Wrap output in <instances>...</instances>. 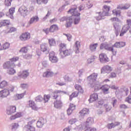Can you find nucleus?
<instances>
[{
  "mask_svg": "<svg viewBox=\"0 0 131 131\" xmlns=\"http://www.w3.org/2000/svg\"><path fill=\"white\" fill-rule=\"evenodd\" d=\"M77 6L73 5L71 9L68 11V14H71L72 16H74L75 17H79L80 13L77 11Z\"/></svg>",
  "mask_w": 131,
  "mask_h": 131,
  "instance_id": "obj_1",
  "label": "nucleus"
},
{
  "mask_svg": "<svg viewBox=\"0 0 131 131\" xmlns=\"http://www.w3.org/2000/svg\"><path fill=\"white\" fill-rule=\"evenodd\" d=\"M35 119H32L29 121L28 124L25 126V128L27 130L34 131L35 130V127H34V123H35Z\"/></svg>",
  "mask_w": 131,
  "mask_h": 131,
  "instance_id": "obj_2",
  "label": "nucleus"
},
{
  "mask_svg": "<svg viewBox=\"0 0 131 131\" xmlns=\"http://www.w3.org/2000/svg\"><path fill=\"white\" fill-rule=\"evenodd\" d=\"M31 37V35L30 33L26 32L21 34L19 36V39L21 41H26V40H28V39H30Z\"/></svg>",
  "mask_w": 131,
  "mask_h": 131,
  "instance_id": "obj_3",
  "label": "nucleus"
},
{
  "mask_svg": "<svg viewBox=\"0 0 131 131\" xmlns=\"http://www.w3.org/2000/svg\"><path fill=\"white\" fill-rule=\"evenodd\" d=\"M17 110V107L15 105H10L6 108V114L7 115H12L15 113Z\"/></svg>",
  "mask_w": 131,
  "mask_h": 131,
  "instance_id": "obj_4",
  "label": "nucleus"
},
{
  "mask_svg": "<svg viewBox=\"0 0 131 131\" xmlns=\"http://www.w3.org/2000/svg\"><path fill=\"white\" fill-rule=\"evenodd\" d=\"M49 60L52 63H57L58 62V57L55 55V52H51L49 54Z\"/></svg>",
  "mask_w": 131,
  "mask_h": 131,
  "instance_id": "obj_5",
  "label": "nucleus"
},
{
  "mask_svg": "<svg viewBox=\"0 0 131 131\" xmlns=\"http://www.w3.org/2000/svg\"><path fill=\"white\" fill-rule=\"evenodd\" d=\"M18 12L23 16H27V15H28V10L27 8L24 6H22L19 8Z\"/></svg>",
  "mask_w": 131,
  "mask_h": 131,
  "instance_id": "obj_6",
  "label": "nucleus"
},
{
  "mask_svg": "<svg viewBox=\"0 0 131 131\" xmlns=\"http://www.w3.org/2000/svg\"><path fill=\"white\" fill-rule=\"evenodd\" d=\"M71 54V49H69L60 51L59 55L61 58H65L67 56H70Z\"/></svg>",
  "mask_w": 131,
  "mask_h": 131,
  "instance_id": "obj_7",
  "label": "nucleus"
},
{
  "mask_svg": "<svg viewBox=\"0 0 131 131\" xmlns=\"http://www.w3.org/2000/svg\"><path fill=\"white\" fill-rule=\"evenodd\" d=\"M38 21H39V17H38V16H33L30 18V20L28 23V26H30L31 24H33V23H36V22H38Z\"/></svg>",
  "mask_w": 131,
  "mask_h": 131,
  "instance_id": "obj_8",
  "label": "nucleus"
},
{
  "mask_svg": "<svg viewBox=\"0 0 131 131\" xmlns=\"http://www.w3.org/2000/svg\"><path fill=\"white\" fill-rule=\"evenodd\" d=\"M99 59L100 62H108L109 61V58L107 56V54L104 53L99 54Z\"/></svg>",
  "mask_w": 131,
  "mask_h": 131,
  "instance_id": "obj_9",
  "label": "nucleus"
},
{
  "mask_svg": "<svg viewBox=\"0 0 131 131\" xmlns=\"http://www.w3.org/2000/svg\"><path fill=\"white\" fill-rule=\"evenodd\" d=\"M10 95V91L7 89L0 91V98H7Z\"/></svg>",
  "mask_w": 131,
  "mask_h": 131,
  "instance_id": "obj_10",
  "label": "nucleus"
},
{
  "mask_svg": "<svg viewBox=\"0 0 131 131\" xmlns=\"http://www.w3.org/2000/svg\"><path fill=\"white\" fill-rule=\"evenodd\" d=\"M113 69L112 67L109 66H104L102 69H101V73H110L111 71H112Z\"/></svg>",
  "mask_w": 131,
  "mask_h": 131,
  "instance_id": "obj_11",
  "label": "nucleus"
},
{
  "mask_svg": "<svg viewBox=\"0 0 131 131\" xmlns=\"http://www.w3.org/2000/svg\"><path fill=\"white\" fill-rule=\"evenodd\" d=\"M3 67L4 69H9L10 67H16V64L9 61L5 62L3 64Z\"/></svg>",
  "mask_w": 131,
  "mask_h": 131,
  "instance_id": "obj_12",
  "label": "nucleus"
},
{
  "mask_svg": "<svg viewBox=\"0 0 131 131\" xmlns=\"http://www.w3.org/2000/svg\"><path fill=\"white\" fill-rule=\"evenodd\" d=\"M18 76L21 78H27L29 76V72L27 70H25L22 72L18 73Z\"/></svg>",
  "mask_w": 131,
  "mask_h": 131,
  "instance_id": "obj_13",
  "label": "nucleus"
},
{
  "mask_svg": "<svg viewBox=\"0 0 131 131\" xmlns=\"http://www.w3.org/2000/svg\"><path fill=\"white\" fill-rule=\"evenodd\" d=\"M97 77L98 74L94 73L88 77V79L90 82H95L97 81Z\"/></svg>",
  "mask_w": 131,
  "mask_h": 131,
  "instance_id": "obj_14",
  "label": "nucleus"
},
{
  "mask_svg": "<svg viewBox=\"0 0 131 131\" xmlns=\"http://www.w3.org/2000/svg\"><path fill=\"white\" fill-rule=\"evenodd\" d=\"M76 108V105L73 103H70L69 107L67 110V113L68 115H71L72 114V113Z\"/></svg>",
  "mask_w": 131,
  "mask_h": 131,
  "instance_id": "obj_15",
  "label": "nucleus"
},
{
  "mask_svg": "<svg viewBox=\"0 0 131 131\" xmlns=\"http://www.w3.org/2000/svg\"><path fill=\"white\" fill-rule=\"evenodd\" d=\"M111 9V8L110 7V6L104 5L102 8V10H103L102 13H103V16H108V15H109V12L110 11Z\"/></svg>",
  "mask_w": 131,
  "mask_h": 131,
  "instance_id": "obj_16",
  "label": "nucleus"
},
{
  "mask_svg": "<svg viewBox=\"0 0 131 131\" xmlns=\"http://www.w3.org/2000/svg\"><path fill=\"white\" fill-rule=\"evenodd\" d=\"M54 72H53L51 70L48 69L46 72L43 73V77H52L54 75Z\"/></svg>",
  "mask_w": 131,
  "mask_h": 131,
  "instance_id": "obj_17",
  "label": "nucleus"
},
{
  "mask_svg": "<svg viewBox=\"0 0 131 131\" xmlns=\"http://www.w3.org/2000/svg\"><path fill=\"white\" fill-rule=\"evenodd\" d=\"M54 105L55 108L59 109L60 108H62V106H63V102H62L61 99L59 100L57 99L54 102Z\"/></svg>",
  "mask_w": 131,
  "mask_h": 131,
  "instance_id": "obj_18",
  "label": "nucleus"
},
{
  "mask_svg": "<svg viewBox=\"0 0 131 131\" xmlns=\"http://www.w3.org/2000/svg\"><path fill=\"white\" fill-rule=\"evenodd\" d=\"M113 25L115 30V33L116 36H118L119 35V31H118V29H120L121 26L117 23H113Z\"/></svg>",
  "mask_w": 131,
  "mask_h": 131,
  "instance_id": "obj_19",
  "label": "nucleus"
},
{
  "mask_svg": "<svg viewBox=\"0 0 131 131\" xmlns=\"http://www.w3.org/2000/svg\"><path fill=\"white\" fill-rule=\"evenodd\" d=\"M100 90H102L103 94H109V90H110V86L107 84L103 85L100 88Z\"/></svg>",
  "mask_w": 131,
  "mask_h": 131,
  "instance_id": "obj_20",
  "label": "nucleus"
},
{
  "mask_svg": "<svg viewBox=\"0 0 131 131\" xmlns=\"http://www.w3.org/2000/svg\"><path fill=\"white\" fill-rule=\"evenodd\" d=\"M99 99V96L97 93H94L90 96V98L89 100L90 103H93L95 101H97Z\"/></svg>",
  "mask_w": 131,
  "mask_h": 131,
  "instance_id": "obj_21",
  "label": "nucleus"
},
{
  "mask_svg": "<svg viewBox=\"0 0 131 131\" xmlns=\"http://www.w3.org/2000/svg\"><path fill=\"white\" fill-rule=\"evenodd\" d=\"M119 125H120V122H115V123L107 124V128H108V129H111L112 128H114V127H116V126H118Z\"/></svg>",
  "mask_w": 131,
  "mask_h": 131,
  "instance_id": "obj_22",
  "label": "nucleus"
},
{
  "mask_svg": "<svg viewBox=\"0 0 131 131\" xmlns=\"http://www.w3.org/2000/svg\"><path fill=\"white\" fill-rule=\"evenodd\" d=\"M79 114L80 116L83 117L84 116L90 114V110L86 108H84L79 112Z\"/></svg>",
  "mask_w": 131,
  "mask_h": 131,
  "instance_id": "obj_23",
  "label": "nucleus"
},
{
  "mask_svg": "<svg viewBox=\"0 0 131 131\" xmlns=\"http://www.w3.org/2000/svg\"><path fill=\"white\" fill-rule=\"evenodd\" d=\"M49 28L50 32L51 33H54V32H56V31H58V30H59V26L56 24L51 25Z\"/></svg>",
  "mask_w": 131,
  "mask_h": 131,
  "instance_id": "obj_24",
  "label": "nucleus"
},
{
  "mask_svg": "<svg viewBox=\"0 0 131 131\" xmlns=\"http://www.w3.org/2000/svg\"><path fill=\"white\" fill-rule=\"evenodd\" d=\"M129 27L128 26H126L125 25L122 28L121 30V32L120 34V36H123L125 33H126L127 31H128V29H129Z\"/></svg>",
  "mask_w": 131,
  "mask_h": 131,
  "instance_id": "obj_25",
  "label": "nucleus"
},
{
  "mask_svg": "<svg viewBox=\"0 0 131 131\" xmlns=\"http://www.w3.org/2000/svg\"><path fill=\"white\" fill-rule=\"evenodd\" d=\"M72 22H73V18H72V16H70L68 20L66 21V23L65 24L66 28H69V27H71L72 25Z\"/></svg>",
  "mask_w": 131,
  "mask_h": 131,
  "instance_id": "obj_26",
  "label": "nucleus"
},
{
  "mask_svg": "<svg viewBox=\"0 0 131 131\" xmlns=\"http://www.w3.org/2000/svg\"><path fill=\"white\" fill-rule=\"evenodd\" d=\"M125 42H122V41L116 42L114 45V47H115V48H123V47H125Z\"/></svg>",
  "mask_w": 131,
  "mask_h": 131,
  "instance_id": "obj_27",
  "label": "nucleus"
},
{
  "mask_svg": "<svg viewBox=\"0 0 131 131\" xmlns=\"http://www.w3.org/2000/svg\"><path fill=\"white\" fill-rule=\"evenodd\" d=\"M43 124H45V119L42 118H40L37 122V126L40 128V127L43 126Z\"/></svg>",
  "mask_w": 131,
  "mask_h": 131,
  "instance_id": "obj_28",
  "label": "nucleus"
},
{
  "mask_svg": "<svg viewBox=\"0 0 131 131\" xmlns=\"http://www.w3.org/2000/svg\"><path fill=\"white\" fill-rule=\"evenodd\" d=\"M11 24V23L10 22V20L8 19H5L1 21L0 22V27H4V26H8V25H10Z\"/></svg>",
  "mask_w": 131,
  "mask_h": 131,
  "instance_id": "obj_29",
  "label": "nucleus"
},
{
  "mask_svg": "<svg viewBox=\"0 0 131 131\" xmlns=\"http://www.w3.org/2000/svg\"><path fill=\"white\" fill-rule=\"evenodd\" d=\"M22 116V114L20 112H17L15 115H12L10 117V120H14L17 118H20Z\"/></svg>",
  "mask_w": 131,
  "mask_h": 131,
  "instance_id": "obj_30",
  "label": "nucleus"
},
{
  "mask_svg": "<svg viewBox=\"0 0 131 131\" xmlns=\"http://www.w3.org/2000/svg\"><path fill=\"white\" fill-rule=\"evenodd\" d=\"M129 7H130V5H129V4H126L124 5H119L117 7V9H119L120 10H127L128 9H129Z\"/></svg>",
  "mask_w": 131,
  "mask_h": 131,
  "instance_id": "obj_31",
  "label": "nucleus"
},
{
  "mask_svg": "<svg viewBox=\"0 0 131 131\" xmlns=\"http://www.w3.org/2000/svg\"><path fill=\"white\" fill-rule=\"evenodd\" d=\"M80 48V42L77 41L75 43V52L76 54L79 53V48Z\"/></svg>",
  "mask_w": 131,
  "mask_h": 131,
  "instance_id": "obj_32",
  "label": "nucleus"
},
{
  "mask_svg": "<svg viewBox=\"0 0 131 131\" xmlns=\"http://www.w3.org/2000/svg\"><path fill=\"white\" fill-rule=\"evenodd\" d=\"M48 42L50 47H55L57 45L56 40L54 38H51L48 39Z\"/></svg>",
  "mask_w": 131,
  "mask_h": 131,
  "instance_id": "obj_33",
  "label": "nucleus"
},
{
  "mask_svg": "<svg viewBox=\"0 0 131 131\" xmlns=\"http://www.w3.org/2000/svg\"><path fill=\"white\" fill-rule=\"evenodd\" d=\"M25 96V93L21 94H17L14 96L15 100H21Z\"/></svg>",
  "mask_w": 131,
  "mask_h": 131,
  "instance_id": "obj_34",
  "label": "nucleus"
},
{
  "mask_svg": "<svg viewBox=\"0 0 131 131\" xmlns=\"http://www.w3.org/2000/svg\"><path fill=\"white\" fill-rule=\"evenodd\" d=\"M16 67H12L8 69V73L10 75H13L16 73V70L14 69Z\"/></svg>",
  "mask_w": 131,
  "mask_h": 131,
  "instance_id": "obj_35",
  "label": "nucleus"
},
{
  "mask_svg": "<svg viewBox=\"0 0 131 131\" xmlns=\"http://www.w3.org/2000/svg\"><path fill=\"white\" fill-rule=\"evenodd\" d=\"M40 48H41V51L42 52H47V51H48V49H49L48 44L47 43L41 44L40 46Z\"/></svg>",
  "mask_w": 131,
  "mask_h": 131,
  "instance_id": "obj_36",
  "label": "nucleus"
},
{
  "mask_svg": "<svg viewBox=\"0 0 131 131\" xmlns=\"http://www.w3.org/2000/svg\"><path fill=\"white\" fill-rule=\"evenodd\" d=\"M9 48H10V43L6 42L4 43L2 46H1V49H0V50L3 51L4 50H7L9 49Z\"/></svg>",
  "mask_w": 131,
  "mask_h": 131,
  "instance_id": "obj_37",
  "label": "nucleus"
},
{
  "mask_svg": "<svg viewBox=\"0 0 131 131\" xmlns=\"http://www.w3.org/2000/svg\"><path fill=\"white\" fill-rule=\"evenodd\" d=\"M94 122V118L92 117H89L85 122V125H90V124H93Z\"/></svg>",
  "mask_w": 131,
  "mask_h": 131,
  "instance_id": "obj_38",
  "label": "nucleus"
},
{
  "mask_svg": "<svg viewBox=\"0 0 131 131\" xmlns=\"http://www.w3.org/2000/svg\"><path fill=\"white\" fill-rule=\"evenodd\" d=\"M17 29L15 27H10L9 30H5V33H12L13 32H16Z\"/></svg>",
  "mask_w": 131,
  "mask_h": 131,
  "instance_id": "obj_39",
  "label": "nucleus"
},
{
  "mask_svg": "<svg viewBox=\"0 0 131 131\" xmlns=\"http://www.w3.org/2000/svg\"><path fill=\"white\" fill-rule=\"evenodd\" d=\"M29 103V105L30 107H31V108H32L34 110H36L37 109V107H36V105L34 103V101L30 100Z\"/></svg>",
  "mask_w": 131,
  "mask_h": 131,
  "instance_id": "obj_40",
  "label": "nucleus"
},
{
  "mask_svg": "<svg viewBox=\"0 0 131 131\" xmlns=\"http://www.w3.org/2000/svg\"><path fill=\"white\" fill-rule=\"evenodd\" d=\"M8 85H9V83L6 80H3L0 83V89H4L6 86H8Z\"/></svg>",
  "mask_w": 131,
  "mask_h": 131,
  "instance_id": "obj_41",
  "label": "nucleus"
},
{
  "mask_svg": "<svg viewBox=\"0 0 131 131\" xmlns=\"http://www.w3.org/2000/svg\"><path fill=\"white\" fill-rule=\"evenodd\" d=\"M51 99V95L49 94H45L43 96V100L44 101V103H48L49 101H50V99Z\"/></svg>",
  "mask_w": 131,
  "mask_h": 131,
  "instance_id": "obj_42",
  "label": "nucleus"
},
{
  "mask_svg": "<svg viewBox=\"0 0 131 131\" xmlns=\"http://www.w3.org/2000/svg\"><path fill=\"white\" fill-rule=\"evenodd\" d=\"M98 16L96 17V20L98 21H100V20H102L103 19V17H105V15H103V12H97Z\"/></svg>",
  "mask_w": 131,
  "mask_h": 131,
  "instance_id": "obj_43",
  "label": "nucleus"
},
{
  "mask_svg": "<svg viewBox=\"0 0 131 131\" xmlns=\"http://www.w3.org/2000/svg\"><path fill=\"white\" fill-rule=\"evenodd\" d=\"M75 88L77 91H78L79 93H81V94H83V89H82V87L79 84H76L75 85Z\"/></svg>",
  "mask_w": 131,
  "mask_h": 131,
  "instance_id": "obj_44",
  "label": "nucleus"
},
{
  "mask_svg": "<svg viewBox=\"0 0 131 131\" xmlns=\"http://www.w3.org/2000/svg\"><path fill=\"white\" fill-rule=\"evenodd\" d=\"M27 52H28V48L26 47L21 48L19 50V53H21V54H26Z\"/></svg>",
  "mask_w": 131,
  "mask_h": 131,
  "instance_id": "obj_45",
  "label": "nucleus"
},
{
  "mask_svg": "<svg viewBox=\"0 0 131 131\" xmlns=\"http://www.w3.org/2000/svg\"><path fill=\"white\" fill-rule=\"evenodd\" d=\"M78 96V92H75L73 93L70 96V101H72V99L73 98H76V97Z\"/></svg>",
  "mask_w": 131,
  "mask_h": 131,
  "instance_id": "obj_46",
  "label": "nucleus"
},
{
  "mask_svg": "<svg viewBox=\"0 0 131 131\" xmlns=\"http://www.w3.org/2000/svg\"><path fill=\"white\" fill-rule=\"evenodd\" d=\"M62 93V91H57L53 93V99H57L58 98V96H59V94H61Z\"/></svg>",
  "mask_w": 131,
  "mask_h": 131,
  "instance_id": "obj_47",
  "label": "nucleus"
},
{
  "mask_svg": "<svg viewBox=\"0 0 131 131\" xmlns=\"http://www.w3.org/2000/svg\"><path fill=\"white\" fill-rule=\"evenodd\" d=\"M113 15H116V16H119L120 17L121 12L120 10H118L117 9H115L113 10Z\"/></svg>",
  "mask_w": 131,
  "mask_h": 131,
  "instance_id": "obj_48",
  "label": "nucleus"
},
{
  "mask_svg": "<svg viewBox=\"0 0 131 131\" xmlns=\"http://www.w3.org/2000/svg\"><path fill=\"white\" fill-rule=\"evenodd\" d=\"M66 49V44L64 43H61L59 45V51L60 53H61V51H63V50Z\"/></svg>",
  "mask_w": 131,
  "mask_h": 131,
  "instance_id": "obj_49",
  "label": "nucleus"
},
{
  "mask_svg": "<svg viewBox=\"0 0 131 131\" xmlns=\"http://www.w3.org/2000/svg\"><path fill=\"white\" fill-rule=\"evenodd\" d=\"M95 59L96 57L94 56H92L87 60V63H88V64H91V63H92V62H94V61H95Z\"/></svg>",
  "mask_w": 131,
  "mask_h": 131,
  "instance_id": "obj_50",
  "label": "nucleus"
},
{
  "mask_svg": "<svg viewBox=\"0 0 131 131\" xmlns=\"http://www.w3.org/2000/svg\"><path fill=\"white\" fill-rule=\"evenodd\" d=\"M97 47H98V43H95L90 45V49L91 51H94L96 50V49H97Z\"/></svg>",
  "mask_w": 131,
  "mask_h": 131,
  "instance_id": "obj_51",
  "label": "nucleus"
},
{
  "mask_svg": "<svg viewBox=\"0 0 131 131\" xmlns=\"http://www.w3.org/2000/svg\"><path fill=\"white\" fill-rule=\"evenodd\" d=\"M12 0H5L4 4L6 7H11Z\"/></svg>",
  "mask_w": 131,
  "mask_h": 131,
  "instance_id": "obj_52",
  "label": "nucleus"
},
{
  "mask_svg": "<svg viewBox=\"0 0 131 131\" xmlns=\"http://www.w3.org/2000/svg\"><path fill=\"white\" fill-rule=\"evenodd\" d=\"M109 51L112 52V53L114 55V56H115L117 53V50H116V49L114 48L113 47H110L109 48Z\"/></svg>",
  "mask_w": 131,
  "mask_h": 131,
  "instance_id": "obj_53",
  "label": "nucleus"
},
{
  "mask_svg": "<svg viewBox=\"0 0 131 131\" xmlns=\"http://www.w3.org/2000/svg\"><path fill=\"white\" fill-rule=\"evenodd\" d=\"M19 60V57H15L9 59V62L11 63H14V62H17Z\"/></svg>",
  "mask_w": 131,
  "mask_h": 131,
  "instance_id": "obj_54",
  "label": "nucleus"
},
{
  "mask_svg": "<svg viewBox=\"0 0 131 131\" xmlns=\"http://www.w3.org/2000/svg\"><path fill=\"white\" fill-rule=\"evenodd\" d=\"M84 131H97V128L94 127H87Z\"/></svg>",
  "mask_w": 131,
  "mask_h": 131,
  "instance_id": "obj_55",
  "label": "nucleus"
},
{
  "mask_svg": "<svg viewBox=\"0 0 131 131\" xmlns=\"http://www.w3.org/2000/svg\"><path fill=\"white\" fill-rule=\"evenodd\" d=\"M104 109H105L106 112H108V111H110V110H111L112 107H111V106L108 104H104Z\"/></svg>",
  "mask_w": 131,
  "mask_h": 131,
  "instance_id": "obj_56",
  "label": "nucleus"
},
{
  "mask_svg": "<svg viewBox=\"0 0 131 131\" xmlns=\"http://www.w3.org/2000/svg\"><path fill=\"white\" fill-rule=\"evenodd\" d=\"M9 12L10 15L12 16V15H14V13H15V8L11 7V8L9 9Z\"/></svg>",
  "mask_w": 131,
  "mask_h": 131,
  "instance_id": "obj_57",
  "label": "nucleus"
},
{
  "mask_svg": "<svg viewBox=\"0 0 131 131\" xmlns=\"http://www.w3.org/2000/svg\"><path fill=\"white\" fill-rule=\"evenodd\" d=\"M19 127V124L17 123H14L12 124V129H16Z\"/></svg>",
  "mask_w": 131,
  "mask_h": 131,
  "instance_id": "obj_58",
  "label": "nucleus"
},
{
  "mask_svg": "<svg viewBox=\"0 0 131 131\" xmlns=\"http://www.w3.org/2000/svg\"><path fill=\"white\" fill-rule=\"evenodd\" d=\"M117 102V100L115 98V97H113L112 98V103L113 104V107H115V105Z\"/></svg>",
  "mask_w": 131,
  "mask_h": 131,
  "instance_id": "obj_59",
  "label": "nucleus"
},
{
  "mask_svg": "<svg viewBox=\"0 0 131 131\" xmlns=\"http://www.w3.org/2000/svg\"><path fill=\"white\" fill-rule=\"evenodd\" d=\"M36 102H41L42 101V97L41 95H39L36 97Z\"/></svg>",
  "mask_w": 131,
  "mask_h": 131,
  "instance_id": "obj_60",
  "label": "nucleus"
},
{
  "mask_svg": "<svg viewBox=\"0 0 131 131\" xmlns=\"http://www.w3.org/2000/svg\"><path fill=\"white\" fill-rule=\"evenodd\" d=\"M32 57V55L29 54H26L24 56V58L25 59H31Z\"/></svg>",
  "mask_w": 131,
  "mask_h": 131,
  "instance_id": "obj_61",
  "label": "nucleus"
},
{
  "mask_svg": "<svg viewBox=\"0 0 131 131\" xmlns=\"http://www.w3.org/2000/svg\"><path fill=\"white\" fill-rule=\"evenodd\" d=\"M110 20L112 22H115V21L118 22L119 21V18L117 17H112L110 19Z\"/></svg>",
  "mask_w": 131,
  "mask_h": 131,
  "instance_id": "obj_62",
  "label": "nucleus"
},
{
  "mask_svg": "<svg viewBox=\"0 0 131 131\" xmlns=\"http://www.w3.org/2000/svg\"><path fill=\"white\" fill-rule=\"evenodd\" d=\"M20 88L21 89H27L28 88V84L27 83H22L20 84Z\"/></svg>",
  "mask_w": 131,
  "mask_h": 131,
  "instance_id": "obj_63",
  "label": "nucleus"
},
{
  "mask_svg": "<svg viewBox=\"0 0 131 131\" xmlns=\"http://www.w3.org/2000/svg\"><path fill=\"white\" fill-rule=\"evenodd\" d=\"M126 26H128L129 28H130L131 26V19H128L126 20Z\"/></svg>",
  "mask_w": 131,
  "mask_h": 131,
  "instance_id": "obj_64",
  "label": "nucleus"
}]
</instances>
